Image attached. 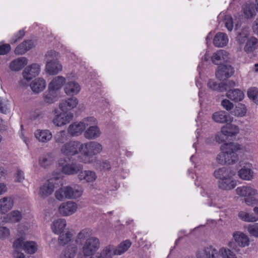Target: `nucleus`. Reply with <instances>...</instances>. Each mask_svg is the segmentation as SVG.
Returning <instances> with one entry per match:
<instances>
[{"label": "nucleus", "mask_w": 258, "mask_h": 258, "mask_svg": "<svg viewBox=\"0 0 258 258\" xmlns=\"http://www.w3.org/2000/svg\"><path fill=\"white\" fill-rule=\"evenodd\" d=\"M237 195L244 197V202L249 206L258 205V199L255 196L257 195V190L249 186H242L236 189Z\"/></svg>", "instance_id": "423d86ee"}, {"label": "nucleus", "mask_w": 258, "mask_h": 258, "mask_svg": "<svg viewBox=\"0 0 258 258\" xmlns=\"http://www.w3.org/2000/svg\"><path fill=\"white\" fill-rule=\"evenodd\" d=\"M79 101L76 98H70L60 101L59 103V109L63 112H67L76 108Z\"/></svg>", "instance_id": "a211bd4d"}, {"label": "nucleus", "mask_w": 258, "mask_h": 258, "mask_svg": "<svg viewBox=\"0 0 258 258\" xmlns=\"http://www.w3.org/2000/svg\"><path fill=\"white\" fill-rule=\"evenodd\" d=\"M25 179L24 172L21 169H18L15 173V181L22 182Z\"/></svg>", "instance_id": "4d7b16f0"}, {"label": "nucleus", "mask_w": 258, "mask_h": 258, "mask_svg": "<svg viewBox=\"0 0 258 258\" xmlns=\"http://www.w3.org/2000/svg\"><path fill=\"white\" fill-rule=\"evenodd\" d=\"M221 105L227 111H230L233 108V104L229 100L224 99L221 102Z\"/></svg>", "instance_id": "680f3d73"}, {"label": "nucleus", "mask_w": 258, "mask_h": 258, "mask_svg": "<svg viewBox=\"0 0 258 258\" xmlns=\"http://www.w3.org/2000/svg\"><path fill=\"white\" fill-rule=\"evenodd\" d=\"M90 122L91 120L87 119V117H85L79 122L72 123L68 128V132L73 137H78L84 133L87 126L90 125Z\"/></svg>", "instance_id": "9d476101"}, {"label": "nucleus", "mask_w": 258, "mask_h": 258, "mask_svg": "<svg viewBox=\"0 0 258 258\" xmlns=\"http://www.w3.org/2000/svg\"><path fill=\"white\" fill-rule=\"evenodd\" d=\"M196 258H237L234 251L226 247L219 249L212 246H207L199 249L195 253ZM188 258H195L193 256Z\"/></svg>", "instance_id": "f03ea898"}, {"label": "nucleus", "mask_w": 258, "mask_h": 258, "mask_svg": "<svg viewBox=\"0 0 258 258\" xmlns=\"http://www.w3.org/2000/svg\"><path fill=\"white\" fill-rule=\"evenodd\" d=\"M32 226L31 221L28 222H22L18 226V231L20 233H23L25 231L28 230Z\"/></svg>", "instance_id": "6e6d98bb"}, {"label": "nucleus", "mask_w": 258, "mask_h": 258, "mask_svg": "<svg viewBox=\"0 0 258 258\" xmlns=\"http://www.w3.org/2000/svg\"><path fill=\"white\" fill-rule=\"evenodd\" d=\"M66 160L60 159L58 161V165L61 167V172L66 174L73 175L83 170V166L81 164L72 163L66 164Z\"/></svg>", "instance_id": "9b49d317"}, {"label": "nucleus", "mask_w": 258, "mask_h": 258, "mask_svg": "<svg viewBox=\"0 0 258 258\" xmlns=\"http://www.w3.org/2000/svg\"><path fill=\"white\" fill-rule=\"evenodd\" d=\"M103 150L102 145L99 142L91 141L83 144V157L80 161L86 164L94 162L96 159L95 155L101 153Z\"/></svg>", "instance_id": "20e7f679"}, {"label": "nucleus", "mask_w": 258, "mask_h": 258, "mask_svg": "<svg viewBox=\"0 0 258 258\" xmlns=\"http://www.w3.org/2000/svg\"><path fill=\"white\" fill-rule=\"evenodd\" d=\"M236 185V181L233 178V174L222 180H219L218 186L219 188L224 190H230L234 188Z\"/></svg>", "instance_id": "393cba45"}, {"label": "nucleus", "mask_w": 258, "mask_h": 258, "mask_svg": "<svg viewBox=\"0 0 258 258\" xmlns=\"http://www.w3.org/2000/svg\"><path fill=\"white\" fill-rule=\"evenodd\" d=\"M233 69L230 65H221L218 67L216 77L220 80L230 77L233 74Z\"/></svg>", "instance_id": "dca6fc26"}, {"label": "nucleus", "mask_w": 258, "mask_h": 258, "mask_svg": "<svg viewBox=\"0 0 258 258\" xmlns=\"http://www.w3.org/2000/svg\"><path fill=\"white\" fill-rule=\"evenodd\" d=\"M37 247L34 241H27L24 244L23 249L28 253L33 254L37 251Z\"/></svg>", "instance_id": "8fccbe9b"}, {"label": "nucleus", "mask_w": 258, "mask_h": 258, "mask_svg": "<svg viewBox=\"0 0 258 258\" xmlns=\"http://www.w3.org/2000/svg\"><path fill=\"white\" fill-rule=\"evenodd\" d=\"M25 35V31L23 30H20L17 33L15 34L11 40V43H15L21 39Z\"/></svg>", "instance_id": "bf43d9fd"}, {"label": "nucleus", "mask_w": 258, "mask_h": 258, "mask_svg": "<svg viewBox=\"0 0 258 258\" xmlns=\"http://www.w3.org/2000/svg\"><path fill=\"white\" fill-rule=\"evenodd\" d=\"M25 242H23V239L22 238H18L13 243V246L15 249H19L24 247V244Z\"/></svg>", "instance_id": "e2e57ef3"}, {"label": "nucleus", "mask_w": 258, "mask_h": 258, "mask_svg": "<svg viewBox=\"0 0 258 258\" xmlns=\"http://www.w3.org/2000/svg\"><path fill=\"white\" fill-rule=\"evenodd\" d=\"M11 49L9 44H0V55H5L8 53Z\"/></svg>", "instance_id": "052dcab7"}, {"label": "nucleus", "mask_w": 258, "mask_h": 258, "mask_svg": "<svg viewBox=\"0 0 258 258\" xmlns=\"http://www.w3.org/2000/svg\"><path fill=\"white\" fill-rule=\"evenodd\" d=\"M208 86L212 90L217 88V84L213 80H210L208 83Z\"/></svg>", "instance_id": "774afa93"}, {"label": "nucleus", "mask_w": 258, "mask_h": 258, "mask_svg": "<svg viewBox=\"0 0 258 258\" xmlns=\"http://www.w3.org/2000/svg\"><path fill=\"white\" fill-rule=\"evenodd\" d=\"M247 230L251 236L258 237V223L248 225Z\"/></svg>", "instance_id": "603ef678"}, {"label": "nucleus", "mask_w": 258, "mask_h": 258, "mask_svg": "<svg viewBox=\"0 0 258 258\" xmlns=\"http://www.w3.org/2000/svg\"><path fill=\"white\" fill-rule=\"evenodd\" d=\"M66 226V220L64 219L59 218L55 220L52 222L51 228L53 233L59 234L62 232Z\"/></svg>", "instance_id": "7c9ffc66"}, {"label": "nucleus", "mask_w": 258, "mask_h": 258, "mask_svg": "<svg viewBox=\"0 0 258 258\" xmlns=\"http://www.w3.org/2000/svg\"><path fill=\"white\" fill-rule=\"evenodd\" d=\"M33 46L34 43L32 40L25 41L16 48L15 53L16 54H24Z\"/></svg>", "instance_id": "c9c22d12"}, {"label": "nucleus", "mask_w": 258, "mask_h": 258, "mask_svg": "<svg viewBox=\"0 0 258 258\" xmlns=\"http://www.w3.org/2000/svg\"><path fill=\"white\" fill-rule=\"evenodd\" d=\"M131 242L130 240H125L120 243L117 247H114L115 254L116 255H121L126 251L131 245Z\"/></svg>", "instance_id": "a18cd8bd"}, {"label": "nucleus", "mask_w": 258, "mask_h": 258, "mask_svg": "<svg viewBox=\"0 0 258 258\" xmlns=\"http://www.w3.org/2000/svg\"><path fill=\"white\" fill-rule=\"evenodd\" d=\"M226 96L234 101L238 102L243 99L244 94L241 90L234 89L227 91Z\"/></svg>", "instance_id": "ea45409f"}, {"label": "nucleus", "mask_w": 258, "mask_h": 258, "mask_svg": "<svg viewBox=\"0 0 258 258\" xmlns=\"http://www.w3.org/2000/svg\"><path fill=\"white\" fill-rule=\"evenodd\" d=\"M228 59V53L224 50H219L214 53L212 56V62L219 65L223 61H226Z\"/></svg>", "instance_id": "2f4dec72"}, {"label": "nucleus", "mask_w": 258, "mask_h": 258, "mask_svg": "<svg viewBox=\"0 0 258 258\" xmlns=\"http://www.w3.org/2000/svg\"><path fill=\"white\" fill-rule=\"evenodd\" d=\"M66 79L64 77L58 76L55 77L48 84V88L55 91L59 92L60 89L65 84Z\"/></svg>", "instance_id": "bb28decb"}, {"label": "nucleus", "mask_w": 258, "mask_h": 258, "mask_svg": "<svg viewBox=\"0 0 258 258\" xmlns=\"http://www.w3.org/2000/svg\"><path fill=\"white\" fill-rule=\"evenodd\" d=\"M53 178H50L46 180L42 185H41L38 192L39 197L42 199H46L52 194L55 188L54 180Z\"/></svg>", "instance_id": "f8f14e48"}, {"label": "nucleus", "mask_w": 258, "mask_h": 258, "mask_svg": "<svg viewBox=\"0 0 258 258\" xmlns=\"http://www.w3.org/2000/svg\"><path fill=\"white\" fill-rule=\"evenodd\" d=\"M228 40L226 34L223 32H219L215 36L213 43L216 47H222L227 45Z\"/></svg>", "instance_id": "f704fd0d"}, {"label": "nucleus", "mask_w": 258, "mask_h": 258, "mask_svg": "<svg viewBox=\"0 0 258 258\" xmlns=\"http://www.w3.org/2000/svg\"><path fill=\"white\" fill-rule=\"evenodd\" d=\"M252 29L254 34L258 35V18L256 19L253 22Z\"/></svg>", "instance_id": "338daca9"}, {"label": "nucleus", "mask_w": 258, "mask_h": 258, "mask_svg": "<svg viewBox=\"0 0 258 258\" xmlns=\"http://www.w3.org/2000/svg\"><path fill=\"white\" fill-rule=\"evenodd\" d=\"M78 179L83 183H92L97 179L96 173L92 170H81L78 174Z\"/></svg>", "instance_id": "f3484780"}, {"label": "nucleus", "mask_w": 258, "mask_h": 258, "mask_svg": "<svg viewBox=\"0 0 258 258\" xmlns=\"http://www.w3.org/2000/svg\"><path fill=\"white\" fill-rule=\"evenodd\" d=\"M45 70L49 75H55L62 71V66L59 60L46 61Z\"/></svg>", "instance_id": "6ab92c4d"}, {"label": "nucleus", "mask_w": 258, "mask_h": 258, "mask_svg": "<svg viewBox=\"0 0 258 258\" xmlns=\"http://www.w3.org/2000/svg\"><path fill=\"white\" fill-rule=\"evenodd\" d=\"M59 57V55L58 53L55 50H49L45 54V58L46 61L58 60Z\"/></svg>", "instance_id": "3c124183"}, {"label": "nucleus", "mask_w": 258, "mask_h": 258, "mask_svg": "<svg viewBox=\"0 0 258 258\" xmlns=\"http://www.w3.org/2000/svg\"><path fill=\"white\" fill-rule=\"evenodd\" d=\"M78 251L77 246L74 244L68 245L62 250L60 258H74Z\"/></svg>", "instance_id": "72a5a7b5"}, {"label": "nucleus", "mask_w": 258, "mask_h": 258, "mask_svg": "<svg viewBox=\"0 0 258 258\" xmlns=\"http://www.w3.org/2000/svg\"><path fill=\"white\" fill-rule=\"evenodd\" d=\"M14 199L12 196H5L0 199V213L4 214L12 209Z\"/></svg>", "instance_id": "aec40b11"}, {"label": "nucleus", "mask_w": 258, "mask_h": 258, "mask_svg": "<svg viewBox=\"0 0 258 258\" xmlns=\"http://www.w3.org/2000/svg\"><path fill=\"white\" fill-rule=\"evenodd\" d=\"M249 35V28L248 27L242 28L236 37L237 43L240 46L243 45L249 39L248 37Z\"/></svg>", "instance_id": "4c0bfd02"}, {"label": "nucleus", "mask_w": 258, "mask_h": 258, "mask_svg": "<svg viewBox=\"0 0 258 258\" xmlns=\"http://www.w3.org/2000/svg\"><path fill=\"white\" fill-rule=\"evenodd\" d=\"M212 119L214 121L219 123L231 122L233 117L224 111H219L213 114Z\"/></svg>", "instance_id": "5701e85b"}, {"label": "nucleus", "mask_w": 258, "mask_h": 258, "mask_svg": "<svg viewBox=\"0 0 258 258\" xmlns=\"http://www.w3.org/2000/svg\"><path fill=\"white\" fill-rule=\"evenodd\" d=\"M221 153L217 157L220 164H232L238 160L236 152L241 149L240 146L236 143H229L221 145Z\"/></svg>", "instance_id": "7ed1b4c3"}, {"label": "nucleus", "mask_w": 258, "mask_h": 258, "mask_svg": "<svg viewBox=\"0 0 258 258\" xmlns=\"http://www.w3.org/2000/svg\"><path fill=\"white\" fill-rule=\"evenodd\" d=\"M242 10L247 19L252 18L256 15V9L253 4L251 3H246L243 6Z\"/></svg>", "instance_id": "58836bf2"}, {"label": "nucleus", "mask_w": 258, "mask_h": 258, "mask_svg": "<svg viewBox=\"0 0 258 258\" xmlns=\"http://www.w3.org/2000/svg\"><path fill=\"white\" fill-rule=\"evenodd\" d=\"M52 113L54 115L52 122L55 126L58 127L68 124L73 118L72 113L63 111L60 112L57 108H55Z\"/></svg>", "instance_id": "1a4fd4ad"}, {"label": "nucleus", "mask_w": 258, "mask_h": 258, "mask_svg": "<svg viewBox=\"0 0 258 258\" xmlns=\"http://www.w3.org/2000/svg\"><path fill=\"white\" fill-rule=\"evenodd\" d=\"M55 160L54 153L51 152L41 155L39 159V165L43 168H47L51 166Z\"/></svg>", "instance_id": "2eb2a0df"}, {"label": "nucleus", "mask_w": 258, "mask_h": 258, "mask_svg": "<svg viewBox=\"0 0 258 258\" xmlns=\"http://www.w3.org/2000/svg\"><path fill=\"white\" fill-rule=\"evenodd\" d=\"M60 93L48 88V90L43 94L44 101L49 104H52L57 101L60 98Z\"/></svg>", "instance_id": "cd10ccee"}, {"label": "nucleus", "mask_w": 258, "mask_h": 258, "mask_svg": "<svg viewBox=\"0 0 258 258\" xmlns=\"http://www.w3.org/2000/svg\"><path fill=\"white\" fill-rule=\"evenodd\" d=\"M233 237L237 245L241 247L247 246L249 244L248 236L240 231H236L233 233Z\"/></svg>", "instance_id": "4be33fe9"}, {"label": "nucleus", "mask_w": 258, "mask_h": 258, "mask_svg": "<svg viewBox=\"0 0 258 258\" xmlns=\"http://www.w3.org/2000/svg\"><path fill=\"white\" fill-rule=\"evenodd\" d=\"M239 128L235 124L227 123L221 127V132L223 135L227 137L235 136L239 133Z\"/></svg>", "instance_id": "473e14b6"}, {"label": "nucleus", "mask_w": 258, "mask_h": 258, "mask_svg": "<svg viewBox=\"0 0 258 258\" xmlns=\"http://www.w3.org/2000/svg\"><path fill=\"white\" fill-rule=\"evenodd\" d=\"M73 236V233L71 231L60 233L58 239L60 244L65 245L69 243L72 240Z\"/></svg>", "instance_id": "de8ad7c7"}, {"label": "nucleus", "mask_w": 258, "mask_h": 258, "mask_svg": "<svg viewBox=\"0 0 258 258\" xmlns=\"http://www.w3.org/2000/svg\"><path fill=\"white\" fill-rule=\"evenodd\" d=\"M78 207V204L76 202L68 201L61 204L58 208V212L63 216H69L76 213Z\"/></svg>", "instance_id": "ddd939ff"}, {"label": "nucleus", "mask_w": 258, "mask_h": 258, "mask_svg": "<svg viewBox=\"0 0 258 258\" xmlns=\"http://www.w3.org/2000/svg\"><path fill=\"white\" fill-rule=\"evenodd\" d=\"M239 177L246 180H250L253 176L252 171L249 168L243 167L239 170L238 173Z\"/></svg>", "instance_id": "c03bdc74"}, {"label": "nucleus", "mask_w": 258, "mask_h": 258, "mask_svg": "<svg viewBox=\"0 0 258 258\" xmlns=\"http://www.w3.org/2000/svg\"><path fill=\"white\" fill-rule=\"evenodd\" d=\"M83 192V188L78 184L64 186L55 192V198L60 201L67 199H76L80 198Z\"/></svg>", "instance_id": "39448f33"}, {"label": "nucleus", "mask_w": 258, "mask_h": 258, "mask_svg": "<svg viewBox=\"0 0 258 258\" xmlns=\"http://www.w3.org/2000/svg\"><path fill=\"white\" fill-rule=\"evenodd\" d=\"M64 92L68 96L78 94L81 91V86L76 81H69L64 84Z\"/></svg>", "instance_id": "412c9836"}, {"label": "nucleus", "mask_w": 258, "mask_h": 258, "mask_svg": "<svg viewBox=\"0 0 258 258\" xmlns=\"http://www.w3.org/2000/svg\"><path fill=\"white\" fill-rule=\"evenodd\" d=\"M40 66L37 63H33L27 66L23 71L22 75L25 79L31 80L33 78L38 76L40 73Z\"/></svg>", "instance_id": "4468645a"}, {"label": "nucleus", "mask_w": 258, "mask_h": 258, "mask_svg": "<svg viewBox=\"0 0 258 258\" xmlns=\"http://www.w3.org/2000/svg\"><path fill=\"white\" fill-rule=\"evenodd\" d=\"M114 246L108 245L104 247L100 251L97 258H112L115 254Z\"/></svg>", "instance_id": "a19ab883"}, {"label": "nucleus", "mask_w": 258, "mask_h": 258, "mask_svg": "<svg viewBox=\"0 0 258 258\" xmlns=\"http://www.w3.org/2000/svg\"><path fill=\"white\" fill-rule=\"evenodd\" d=\"M83 143L78 141H70L62 145L60 148V153L68 157H72L78 154L82 151Z\"/></svg>", "instance_id": "0eeeda50"}, {"label": "nucleus", "mask_w": 258, "mask_h": 258, "mask_svg": "<svg viewBox=\"0 0 258 258\" xmlns=\"http://www.w3.org/2000/svg\"><path fill=\"white\" fill-rule=\"evenodd\" d=\"M258 46V40L254 37L249 38L245 43L244 50L247 53L251 52L257 48Z\"/></svg>", "instance_id": "37998d69"}, {"label": "nucleus", "mask_w": 258, "mask_h": 258, "mask_svg": "<svg viewBox=\"0 0 258 258\" xmlns=\"http://www.w3.org/2000/svg\"><path fill=\"white\" fill-rule=\"evenodd\" d=\"M224 23L225 27L229 31H231L233 28V21L230 15H225L224 18Z\"/></svg>", "instance_id": "864d4df0"}, {"label": "nucleus", "mask_w": 258, "mask_h": 258, "mask_svg": "<svg viewBox=\"0 0 258 258\" xmlns=\"http://www.w3.org/2000/svg\"><path fill=\"white\" fill-rule=\"evenodd\" d=\"M87 119L91 120L90 125H88L85 129L84 136L89 140H95L99 138L101 135V131L97 126V119L92 116L87 117Z\"/></svg>", "instance_id": "6e6552de"}, {"label": "nucleus", "mask_w": 258, "mask_h": 258, "mask_svg": "<svg viewBox=\"0 0 258 258\" xmlns=\"http://www.w3.org/2000/svg\"><path fill=\"white\" fill-rule=\"evenodd\" d=\"M28 63V59L25 57H20L13 60L9 64L12 71L18 72L22 69Z\"/></svg>", "instance_id": "a878e982"}, {"label": "nucleus", "mask_w": 258, "mask_h": 258, "mask_svg": "<svg viewBox=\"0 0 258 258\" xmlns=\"http://www.w3.org/2000/svg\"><path fill=\"white\" fill-rule=\"evenodd\" d=\"M231 174L232 173L230 171L225 167L219 168L214 172V176L216 178L219 179V180H222Z\"/></svg>", "instance_id": "49530a36"}, {"label": "nucleus", "mask_w": 258, "mask_h": 258, "mask_svg": "<svg viewBox=\"0 0 258 258\" xmlns=\"http://www.w3.org/2000/svg\"><path fill=\"white\" fill-rule=\"evenodd\" d=\"M8 190V188L6 183L0 182V196L4 195Z\"/></svg>", "instance_id": "69168bd1"}, {"label": "nucleus", "mask_w": 258, "mask_h": 258, "mask_svg": "<svg viewBox=\"0 0 258 258\" xmlns=\"http://www.w3.org/2000/svg\"><path fill=\"white\" fill-rule=\"evenodd\" d=\"M34 136L39 142L43 143H47L52 137V133L49 130H37Z\"/></svg>", "instance_id": "b1692460"}, {"label": "nucleus", "mask_w": 258, "mask_h": 258, "mask_svg": "<svg viewBox=\"0 0 258 258\" xmlns=\"http://www.w3.org/2000/svg\"><path fill=\"white\" fill-rule=\"evenodd\" d=\"M76 243L80 245L81 254L85 257L93 256L100 247L99 239L93 235L92 230L85 228L75 237Z\"/></svg>", "instance_id": "f257e3e1"}, {"label": "nucleus", "mask_w": 258, "mask_h": 258, "mask_svg": "<svg viewBox=\"0 0 258 258\" xmlns=\"http://www.w3.org/2000/svg\"><path fill=\"white\" fill-rule=\"evenodd\" d=\"M10 110L7 104L3 105L2 100L0 99V112L4 114H7Z\"/></svg>", "instance_id": "0e129e2a"}, {"label": "nucleus", "mask_w": 258, "mask_h": 258, "mask_svg": "<svg viewBox=\"0 0 258 258\" xmlns=\"http://www.w3.org/2000/svg\"><path fill=\"white\" fill-rule=\"evenodd\" d=\"M10 235V231L7 227H0V239H5Z\"/></svg>", "instance_id": "13d9d810"}, {"label": "nucleus", "mask_w": 258, "mask_h": 258, "mask_svg": "<svg viewBox=\"0 0 258 258\" xmlns=\"http://www.w3.org/2000/svg\"><path fill=\"white\" fill-rule=\"evenodd\" d=\"M30 87L33 92L39 93L45 88L46 81L42 78H36L31 82Z\"/></svg>", "instance_id": "c85d7f7f"}, {"label": "nucleus", "mask_w": 258, "mask_h": 258, "mask_svg": "<svg viewBox=\"0 0 258 258\" xmlns=\"http://www.w3.org/2000/svg\"><path fill=\"white\" fill-rule=\"evenodd\" d=\"M247 95L249 99L255 100L258 97V89L256 87H251L247 91Z\"/></svg>", "instance_id": "5fc2aeb1"}, {"label": "nucleus", "mask_w": 258, "mask_h": 258, "mask_svg": "<svg viewBox=\"0 0 258 258\" xmlns=\"http://www.w3.org/2000/svg\"><path fill=\"white\" fill-rule=\"evenodd\" d=\"M22 215L18 210H14L4 217V221L6 223H16L20 221Z\"/></svg>", "instance_id": "c756f323"}, {"label": "nucleus", "mask_w": 258, "mask_h": 258, "mask_svg": "<svg viewBox=\"0 0 258 258\" xmlns=\"http://www.w3.org/2000/svg\"><path fill=\"white\" fill-rule=\"evenodd\" d=\"M238 216L241 220L246 222H255L258 221V216L246 211H240Z\"/></svg>", "instance_id": "79ce46f5"}, {"label": "nucleus", "mask_w": 258, "mask_h": 258, "mask_svg": "<svg viewBox=\"0 0 258 258\" xmlns=\"http://www.w3.org/2000/svg\"><path fill=\"white\" fill-rule=\"evenodd\" d=\"M246 113V108L245 105L239 103L236 106L233 111L231 112L232 114L237 117H242Z\"/></svg>", "instance_id": "09e8293b"}, {"label": "nucleus", "mask_w": 258, "mask_h": 258, "mask_svg": "<svg viewBox=\"0 0 258 258\" xmlns=\"http://www.w3.org/2000/svg\"><path fill=\"white\" fill-rule=\"evenodd\" d=\"M69 139L68 132L65 131H60L56 132L53 137L54 142L58 145H63L67 143Z\"/></svg>", "instance_id": "e433bc0d"}]
</instances>
